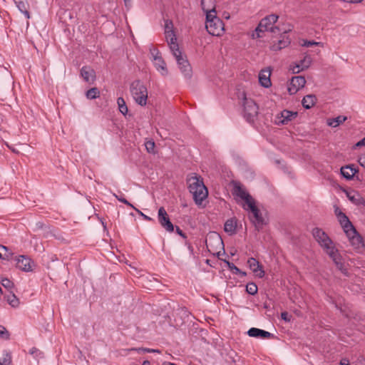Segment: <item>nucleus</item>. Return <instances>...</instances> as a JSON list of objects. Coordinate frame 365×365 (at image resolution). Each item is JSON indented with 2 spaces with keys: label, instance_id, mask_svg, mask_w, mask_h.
<instances>
[{
  "label": "nucleus",
  "instance_id": "nucleus-1",
  "mask_svg": "<svg viewBox=\"0 0 365 365\" xmlns=\"http://www.w3.org/2000/svg\"><path fill=\"white\" fill-rule=\"evenodd\" d=\"M190 192L196 204L200 205L207 197L208 191L200 176H192L187 180Z\"/></svg>",
  "mask_w": 365,
  "mask_h": 365
},
{
  "label": "nucleus",
  "instance_id": "nucleus-2",
  "mask_svg": "<svg viewBox=\"0 0 365 365\" xmlns=\"http://www.w3.org/2000/svg\"><path fill=\"white\" fill-rule=\"evenodd\" d=\"M278 18L279 16L276 14H270L263 18L255 29L252 37L254 38H261L262 37V34L264 31H270L274 34L279 32V27L273 26L277 21Z\"/></svg>",
  "mask_w": 365,
  "mask_h": 365
},
{
  "label": "nucleus",
  "instance_id": "nucleus-3",
  "mask_svg": "<svg viewBox=\"0 0 365 365\" xmlns=\"http://www.w3.org/2000/svg\"><path fill=\"white\" fill-rule=\"evenodd\" d=\"M130 89L135 101L140 106H145L148 99V91L143 83L139 80L134 81L130 84Z\"/></svg>",
  "mask_w": 365,
  "mask_h": 365
},
{
  "label": "nucleus",
  "instance_id": "nucleus-4",
  "mask_svg": "<svg viewBox=\"0 0 365 365\" xmlns=\"http://www.w3.org/2000/svg\"><path fill=\"white\" fill-rule=\"evenodd\" d=\"M243 95L242 106L244 118L247 122L254 123L258 115V106L252 98H247L245 94Z\"/></svg>",
  "mask_w": 365,
  "mask_h": 365
},
{
  "label": "nucleus",
  "instance_id": "nucleus-5",
  "mask_svg": "<svg viewBox=\"0 0 365 365\" xmlns=\"http://www.w3.org/2000/svg\"><path fill=\"white\" fill-rule=\"evenodd\" d=\"M312 235L322 247L327 252L331 248L333 242L322 229L316 227L312 231Z\"/></svg>",
  "mask_w": 365,
  "mask_h": 365
},
{
  "label": "nucleus",
  "instance_id": "nucleus-6",
  "mask_svg": "<svg viewBox=\"0 0 365 365\" xmlns=\"http://www.w3.org/2000/svg\"><path fill=\"white\" fill-rule=\"evenodd\" d=\"M246 209L250 210L251 212L252 215L250 216V218L252 223L255 225V228L257 230L262 229L264 225V220L262 216V214L260 213V210L255 205V202L254 201L252 203H249L247 208Z\"/></svg>",
  "mask_w": 365,
  "mask_h": 365
},
{
  "label": "nucleus",
  "instance_id": "nucleus-7",
  "mask_svg": "<svg viewBox=\"0 0 365 365\" xmlns=\"http://www.w3.org/2000/svg\"><path fill=\"white\" fill-rule=\"evenodd\" d=\"M170 27L168 23L165 24V36L167 41L169 44L170 48L176 58L178 56L182 55L181 51L179 49V46L177 43V38L172 29L169 30Z\"/></svg>",
  "mask_w": 365,
  "mask_h": 365
},
{
  "label": "nucleus",
  "instance_id": "nucleus-8",
  "mask_svg": "<svg viewBox=\"0 0 365 365\" xmlns=\"http://www.w3.org/2000/svg\"><path fill=\"white\" fill-rule=\"evenodd\" d=\"M205 28L210 34L219 36L223 33L224 23L220 18H215L205 24Z\"/></svg>",
  "mask_w": 365,
  "mask_h": 365
},
{
  "label": "nucleus",
  "instance_id": "nucleus-9",
  "mask_svg": "<svg viewBox=\"0 0 365 365\" xmlns=\"http://www.w3.org/2000/svg\"><path fill=\"white\" fill-rule=\"evenodd\" d=\"M232 194L245 200L247 205H248L249 203H252V202L255 201L252 196L246 191L244 187L241 185V183L238 182H235L233 183Z\"/></svg>",
  "mask_w": 365,
  "mask_h": 365
},
{
  "label": "nucleus",
  "instance_id": "nucleus-10",
  "mask_svg": "<svg viewBox=\"0 0 365 365\" xmlns=\"http://www.w3.org/2000/svg\"><path fill=\"white\" fill-rule=\"evenodd\" d=\"M158 221L166 231L169 232H173L174 225L170 222L169 216L163 207H160L158 210Z\"/></svg>",
  "mask_w": 365,
  "mask_h": 365
},
{
  "label": "nucleus",
  "instance_id": "nucleus-11",
  "mask_svg": "<svg viewBox=\"0 0 365 365\" xmlns=\"http://www.w3.org/2000/svg\"><path fill=\"white\" fill-rule=\"evenodd\" d=\"M345 233L349 238L351 245L355 249H359L364 246L363 238L358 233L354 227L350 230H348L347 231L346 230Z\"/></svg>",
  "mask_w": 365,
  "mask_h": 365
},
{
  "label": "nucleus",
  "instance_id": "nucleus-12",
  "mask_svg": "<svg viewBox=\"0 0 365 365\" xmlns=\"http://www.w3.org/2000/svg\"><path fill=\"white\" fill-rule=\"evenodd\" d=\"M153 57L154 64L158 71H160L162 75L165 76L168 74V69L166 63L160 56V51L155 48L151 52Z\"/></svg>",
  "mask_w": 365,
  "mask_h": 365
},
{
  "label": "nucleus",
  "instance_id": "nucleus-13",
  "mask_svg": "<svg viewBox=\"0 0 365 365\" xmlns=\"http://www.w3.org/2000/svg\"><path fill=\"white\" fill-rule=\"evenodd\" d=\"M306 83L305 78L302 76H294L292 78L288 87V92L290 95L295 94Z\"/></svg>",
  "mask_w": 365,
  "mask_h": 365
},
{
  "label": "nucleus",
  "instance_id": "nucleus-14",
  "mask_svg": "<svg viewBox=\"0 0 365 365\" xmlns=\"http://www.w3.org/2000/svg\"><path fill=\"white\" fill-rule=\"evenodd\" d=\"M297 115V112L284 110L276 117L275 123L277 125H286L295 118Z\"/></svg>",
  "mask_w": 365,
  "mask_h": 365
},
{
  "label": "nucleus",
  "instance_id": "nucleus-15",
  "mask_svg": "<svg viewBox=\"0 0 365 365\" xmlns=\"http://www.w3.org/2000/svg\"><path fill=\"white\" fill-rule=\"evenodd\" d=\"M207 2L211 4H214L215 0H201L202 9L206 14V23H209L210 20H212L215 19V18L218 17L216 16L215 7L212 6L211 8L210 6H206Z\"/></svg>",
  "mask_w": 365,
  "mask_h": 365
},
{
  "label": "nucleus",
  "instance_id": "nucleus-16",
  "mask_svg": "<svg viewBox=\"0 0 365 365\" xmlns=\"http://www.w3.org/2000/svg\"><path fill=\"white\" fill-rule=\"evenodd\" d=\"M179 68L187 78L191 77V67L188 61L184 58L182 55L178 56L176 58Z\"/></svg>",
  "mask_w": 365,
  "mask_h": 365
},
{
  "label": "nucleus",
  "instance_id": "nucleus-17",
  "mask_svg": "<svg viewBox=\"0 0 365 365\" xmlns=\"http://www.w3.org/2000/svg\"><path fill=\"white\" fill-rule=\"evenodd\" d=\"M32 264H34V262L24 255H21L16 259V267L24 272L31 271Z\"/></svg>",
  "mask_w": 365,
  "mask_h": 365
},
{
  "label": "nucleus",
  "instance_id": "nucleus-18",
  "mask_svg": "<svg viewBox=\"0 0 365 365\" xmlns=\"http://www.w3.org/2000/svg\"><path fill=\"white\" fill-rule=\"evenodd\" d=\"M290 42L289 38L287 36V31H284L280 35V37L277 42L274 41L271 48L273 51H279L288 46Z\"/></svg>",
  "mask_w": 365,
  "mask_h": 365
},
{
  "label": "nucleus",
  "instance_id": "nucleus-19",
  "mask_svg": "<svg viewBox=\"0 0 365 365\" xmlns=\"http://www.w3.org/2000/svg\"><path fill=\"white\" fill-rule=\"evenodd\" d=\"M247 334L251 337L261 339H270L274 337V335L270 332L255 327L250 328L247 331Z\"/></svg>",
  "mask_w": 365,
  "mask_h": 365
},
{
  "label": "nucleus",
  "instance_id": "nucleus-20",
  "mask_svg": "<svg viewBox=\"0 0 365 365\" xmlns=\"http://www.w3.org/2000/svg\"><path fill=\"white\" fill-rule=\"evenodd\" d=\"M247 264L250 269L256 274V276L262 278L264 275V271L262 269V265L255 258L251 257L248 259Z\"/></svg>",
  "mask_w": 365,
  "mask_h": 365
},
{
  "label": "nucleus",
  "instance_id": "nucleus-21",
  "mask_svg": "<svg viewBox=\"0 0 365 365\" xmlns=\"http://www.w3.org/2000/svg\"><path fill=\"white\" fill-rule=\"evenodd\" d=\"M81 76L83 80L88 83H93L96 80L95 71L88 66L82 67L81 69Z\"/></svg>",
  "mask_w": 365,
  "mask_h": 365
},
{
  "label": "nucleus",
  "instance_id": "nucleus-22",
  "mask_svg": "<svg viewBox=\"0 0 365 365\" xmlns=\"http://www.w3.org/2000/svg\"><path fill=\"white\" fill-rule=\"evenodd\" d=\"M271 71L269 69H262L259 73V82L260 85L264 88L271 86L270 80Z\"/></svg>",
  "mask_w": 365,
  "mask_h": 365
},
{
  "label": "nucleus",
  "instance_id": "nucleus-23",
  "mask_svg": "<svg viewBox=\"0 0 365 365\" xmlns=\"http://www.w3.org/2000/svg\"><path fill=\"white\" fill-rule=\"evenodd\" d=\"M358 169L354 165H347L341 168V174L346 180L353 179Z\"/></svg>",
  "mask_w": 365,
  "mask_h": 365
},
{
  "label": "nucleus",
  "instance_id": "nucleus-24",
  "mask_svg": "<svg viewBox=\"0 0 365 365\" xmlns=\"http://www.w3.org/2000/svg\"><path fill=\"white\" fill-rule=\"evenodd\" d=\"M14 1L19 10L25 15L26 19H30L28 1L26 0H14Z\"/></svg>",
  "mask_w": 365,
  "mask_h": 365
},
{
  "label": "nucleus",
  "instance_id": "nucleus-25",
  "mask_svg": "<svg viewBox=\"0 0 365 365\" xmlns=\"http://www.w3.org/2000/svg\"><path fill=\"white\" fill-rule=\"evenodd\" d=\"M316 101V96L314 94H309L303 98L302 101V104L305 109H309L314 106Z\"/></svg>",
  "mask_w": 365,
  "mask_h": 365
},
{
  "label": "nucleus",
  "instance_id": "nucleus-26",
  "mask_svg": "<svg viewBox=\"0 0 365 365\" xmlns=\"http://www.w3.org/2000/svg\"><path fill=\"white\" fill-rule=\"evenodd\" d=\"M337 218L344 232H346V230L347 231L348 230L354 227V225L345 213L341 214V215L337 217Z\"/></svg>",
  "mask_w": 365,
  "mask_h": 365
},
{
  "label": "nucleus",
  "instance_id": "nucleus-27",
  "mask_svg": "<svg viewBox=\"0 0 365 365\" xmlns=\"http://www.w3.org/2000/svg\"><path fill=\"white\" fill-rule=\"evenodd\" d=\"M327 254L331 258L334 264L336 265L338 262H341L343 261L341 255L339 254L337 249L334 247H332L329 250H327Z\"/></svg>",
  "mask_w": 365,
  "mask_h": 365
},
{
  "label": "nucleus",
  "instance_id": "nucleus-28",
  "mask_svg": "<svg viewBox=\"0 0 365 365\" xmlns=\"http://www.w3.org/2000/svg\"><path fill=\"white\" fill-rule=\"evenodd\" d=\"M237 228V222L235 219L231 218L227 220L224 225V230L226 232L230 233V235L235 234Z\"/></svg>",
  "mask_w": 365,
  "mask_h": 365
},
{
  "label": "nucleus",
  "instance_id": "nucleus-29",
  "mask_svg": "<svg viewBox=\"0 0 365 365\" xmlns=\"http://www.w3.org/2000/svg\"><path fill=\"white\" fill-rule=\"evenodd\" d=\"M212 239L213 240H215V242H216V244L218 246H220L222 250H224L223 241H222V238L220 237V236L217 235L216 233H214L212 235H210L209 237V242H207V240H206V245H207V248H209L210 246H212V245H211Z\"/></svg>",
  "mask_w": 365,
  "mask_h": 365
},
{
  "label": "nucleus",
  "instance_id": "nucleus-30",
  "mask_svg": "<svg viewBox=\"0 0 365 365\" xmlns=\"http://www.w3.org/2000/svg\"><path fill=\"white\" fill-rule=\"evenodd\" d=\"M4 297L12 307H17L19 305V299L12 292H10V293Z\"/></svg>",
  "mask_w": 365,
  "mask_h": 365
},
{
  "label": "nucleus",
  "instance_id": "nucleus-31",
  "mask_svg": "<svg viewBox=\"0 0 365 365\" xmlns=\"http://www.w3.org/2000/svg\"><path fill=\"white\" fill-rule=\"evenodd\" d=\"M346 120V117L344 115H339L336 118L328 120V125L331 127H337Z\"/></svg>",
  "mask_w": 365,
  "mask_h": 365
},
{
  "label": "nucleus",
  "instance_id": "nucleus-32",
  "mask_svg": "<svg viewBox=\"0 0 365 365\" xmlns=\"http://www.w3.org/2000/svg\"><path fill=\"white\" fill-rule=\"evenodd\" d=\"M12 255L7 247L0 245V259L9 260Z\"/></svg>",
  "mask_w": 365,
  "mask_h": 365
},
{
  "label": "nucleus",
  "instance_id": "nucleus-33",
  "mask_svg": "<svg viewBox=\"0 0 365 365\" xmlns=\"http://www.w3.org/2000/svg\"><path fill=\"white\" fill-rule=\"evenodd\" d=\"M347 197L350 201L356 205H365V200L363 198L360 197L358 193H354V195H351V193H347Z\"/></svg>",
  "mask_w": 365,
  "mask_h": 365
},
{
  "label": "nucleus",
  "instance_id": "nucleus-34",
  "mask_svg": "<svg viewBox=\"0 0 365 365\" xmlns=\"http://www.w3.org/2000/svg\"><path fill=\"white\" fill-rule=\"evenodd\" d=\"M117 103L118 106L119 111L124 115H125L128 111L125 101L122 97H119L117 99Z\"/></svg>",
  "mask_w": 365,
  "mask_h": 365
},
{
  "label": "nucleus",
  "instance_id": "nucleus-35",
  "mask_svg": "<svg viewBox=\"0 0 365 365\" xmlns=\"http://www.w3.org/2000/svg\"><path fill=\"white\" fill-rule=\"evenodd\" d=\"M100 91L98 88L94 87L89 90H88L86 93V96L87 98L93 100L99 97Z\"/></svg>",
  "mask_w": 365,
  "mask_h": 365
},
{
  "label": "nucleus",
  "instance_id": "nucleus-36",
  "mask_svg": "<svg viewBox=\"0 0 365 365\" xmlns=\"http://www.w3.org/2000/svg\"><path fill=\"white\" fill-rule=\"evenodd\" d=\"M312 63V58L310 56H305L303 59L300 60L299 62L297 63L299 66H301V69H307L308 68Z\"/></svg>",
  "mask_w": 365,
  "mask_h": 365
},
{
  "label": "nucleus",
  "instance_id": "nucleus-37",
  "mask_svg": "<svg viewBox=\"0 0 365 365\" xmlns=\"http://www.w3.org/2000/svg\"><path fill=\"white\" fill-rule=\"evenodd\" d=\"M257 286L254 282H250L246 285V292L251 295H255L257 293Z\"/></svg>",
  "mask_w": 365,
  "mask_h": 365
},
{
  "label": "nucleus",
  "instance_id": "nucleus-38",
  "mask_svg": "<svg viewBox=\"0 0 365 365\" xmlns=\"http://www.w3.org/2000/svg\"><path fill=\"white\" fill-rule=\"evenodd\" d=\"M131 350L136 351L139 354H142V353H155V352L160 353V351L158 350V349L143 348V347L142 348H133Z\"/></svg>",
  "mask_w": 365,
  "mask_h": 365
},
{
  "label": "nucleus",
  "instance_id": "nucleus-39",
  "mask_svg": "<svg viewBox=\"0 0 365 365\" xmlns=\"http://www.w3.org/2000/svg\"><path fill=\"white\" fill-rule=\"evenodd\" d=\"M147 151L150 153H155V142L153 140H148L145 143Z\"/></svg>",
  "mask_w": 365,
  "mask_h": 365
},
{
  "label": "nucleus",
  "instance_id": "nucleus-40",
  "mask_svg": "<svg viewBox=\"0 0 365 365\" xmlns=\"http://www.w3.org/2000/svg\"><path fill=\"white\" fill-rule=\"evenodd\" d=\"M11 362V356L9 353L6 352L4 354L2 359H0L1 365H9Z\"/></svg>",
  "mask_w": 365,
  "mask_h": 365
},
{
  "label": "nucleus",
  "instance_id": "nucleus-41",
  "mask_svg": "<svg viewBox=\"0 0 365 365\" xmlns=\"http://www.w3.org/2000/svg\"><path fill=\"white\" fill-rule=\"evenodd\" d=\"M0 338L8 340L10 338L9 331L3 326H0Z\"/></svg>",
  "mask_w": 365,
  "mask_h": 365
},
{
  "label": "nucleus",
  "instance_id": "nucleus-42",
  "mask_svg": "<svg viewBox=\"0 0 365 365\" xmlns=\"http://www.w3.org/2000/svg\"><path fill=\"white\" fill-rule=\"evenodd\" d=\"M225 262L227 264L230 270L234 274H241V270L236 267L232 262L225 260Z\"/></svg>",
  "mask_w": 365,
  "mask_h": 365
},
{
  "label": "nucleus",
  "instance_id": "nucleus-43",
  "mask_svg": "<svg viewBox=\"0 0 365 365\" xmlns=\"http://www.w3.org/2000/svg\"><path fill=\"white\" fill-rule=\"evenodd\" d=\"M114 196L115 197V198H116L118 201H120V202H123V203H124V204L127 205L128 206H129V207H132L133 209H135V207H134V206H133L131 203H130V202H128V201L125 197H123V194H121L120 195H118L114 194Z\"/></svg>",
  "mask_w": 365,
  "mask_h": 365
},
{
  "label": "nucleus",
  "instance_id": "nucleus-44",
  "mask_svg": "<svg viewBox=\"0 0 365 365\" xmlns=\"http://www.w3.org/2000/svg\"><path fill=\"white\" fill-rule=\"evenodd\" d=\"M2 286L6 289H11L14 286V283L9 280V279H2L1 282Z\"/></svg>",
  "mask_w": 365,
  "mask_h": 365
},
{
  "label": "nucleus",
  "instance_id": "nucleus-45",
  "mask_svg": "<svg viewBox=\"0 0 365 365\" xmlns=\"http://www.w3.org/2000/svg\"><path fill=\"white\" fill-rule=\"evenodd\" d=\"M336 266L344 275L348 276V271L347 269L345 267L343 261L341 262H338Z\"/></svg>",
  "mask_w": 365,
  "mask_h": 365
},
{
  "label": "nucleus",
  "instance_id": "nucleus-46",
  "mask_svg": "<svg viewBox=\"0 0 365 365\" xmlns=\"http://www.w3.org/2000/svg\"><path fill=\"white\" fill-rule=\"evenodd\" d=\"M140 215H141L144 220H148V221H152L153 219L148 216H147L146 215L143 214L140 210H138V208H135L134 209Z\"/></svg>",
  "mask_w": 365,
  "mask_h": 365
},
{
  "label": "nucleus",
  "instance_id": "nucleus-47",
  "mask_svg": "<svg viewBox=\"0 0 365 365\" xmlns=\"http://www.w3.org/2000/svg\"><path fill=\"white\" fill-rule=\"evenodd\" d=\"M319 42H316L314 41H305L304 43H303V46L309 47L314 45H319Z\"/></svg>",
  "mask_w": 365,
  "mask_h": 365
},
{
  "label": "nucleus",
  "instance_id": "nucleus-48",
  "mask_svg": "<svg viewBox=\"0 0 365 365\" xmlns=\"http://www.w3.org/2000/svg\"><path fill=\"white\" fill-rule=\"evenodd\" d=\"M293 73H299L300 71H304V69H301V66H299L297 63L295 64L292 68Z\"/></svg>",
  "mask_w": 365,
  "mask_h": 365
},
{
  "label": "nucleus",
  "instance_id": "nucleus-49",
  "mask_svg": "<svg viewBox=\"0 0 365 365\" xmlns=\"http://www.w3.org/2000/svg\"><path fill=\"white\" fill-rule=\"evenodd\" d=\"M281 318H282V319L284 320L285 322L290 321V317L289 316V314L287 312H284L281 313Z\"/></svg>",
  "mask_w": 365,
  "mask_h": 365
},
{
  "label": "nucleus",
  "instance_id": "nucleus-50",
  "mask_svg": "<svg viewBox=\"0 0 365 365\" xmlns=\"http://www.w3.org/2000/svg\"><path fill=\"white\" fill-rule=\"evenodd\" d=\"M358 161L360 165L365 168V154L360 155Z\"/></svg>",
  "mask_w": 365,
  "mask_h": 365
},
{
  "label": "nucleus",
  "instance_id": "nucleus-51",
  "mask_svg": "<svg viewBox=\"0 0 365 365\" xmlns=\"http://www.w3.org/2000/svg\"><path fill=\"white\" fill-rule=\"evenodd\" d=\"M175 230H176V232L180 235L181 236L182 238L184 239H186L187 238V235L185 232H183L180 228L178 226H176V228H175Z\"/></svg>",
  "mask_w": 365,
  "mask_h": 365
},
{
  "label": "nucleus",
  "instance_id": "nucleus-52",
  "mask_svg": "<svg viewBox=\"0 0 365 365\" xmlns=\"http://www.w3.org/2000/svg\"><path fill=\"white\" fill-rule=\"evenodd\" d=\"M365 146V137L354 145V148Z\"/></svg>",
  "mask_w": 365,
  "mask_h": 365
},
{
  "label": "nucleus",
  "instance_id": "nucleus-53",
  "mask_svg": "<svg viewBox=\"0 0 365 365\" xmlns=\"http://www.w3.org/2000/svg\"><path fill=\"white\" fill-rule=\"evenodd\" d=\"M340 365H350L349 361L346 358H344L340 361Z\"/></svg>",
  "mask_w": 365,
  "mask_h": 365
},
{
  "label": "nucleus",
  "instance_id": "nucleus-54",
  "mask_svg": "<svg viewBox=\"0 0 365 365\" xmlns=\"http://www.w3.org/2000/svg\"><path fill=\"white\" fill-rule=\"evenodd\" d=\"M334 212L336 217H339L341 215V214L344 213L338 207H335Z\"/></svg>",
  "mask_w": 365,
  "mask_h": 365
},
{
  "label": "nucleus",
  "instance_id": "nucleus-55",
  "mask_svg": "<svg viewBox=\"0 0 365 365\" xmlns=\"http://www.w3.org/2000/svg\"><path fill=\"white\" fill-rule=\"evenodd\" d=\"M36 225L38 229H42L43 227V224L41 222H37Z\"/></svg>",
  "mask_w": 365,
  "mask_h": 365
},
{
  "label": "nucleus",
  "instance_id": "nucleus-56",
  "mask_svg": "<svg viewBox=\"0 0 365 365\" xmlns=\"http://www.w3.org/2000/svg\"><path fill=\"white\" fill-rule=\"evenodd\" d=\"M143 365H150V362L148 360H145L143 362Z\"/></svg>",
  "mask_w": 365,
  "mask_h": 365
},
{
  "label": "nucleus",
  "instance_id": "nucleus-57",
  "mask_svg": "<svg viewBox=\"0 0 365 365\" xmlns=\"http://www.w3.org/2000/svg\"><path fill=\"white\" fill-rule=\"evenodd\" d=\"M210 6H215L214 4H211L207 3V2L206 3V6H210Z\"/></svg>",
  "mask_w": 365,
  "mask_h": 365
},
{
  "label": "nucleus",
  "instance_id": "nucleus-58",
  "mask_svg": "<svg viewBox=\"0 0 365 365\" xmlns=\"http://www.w3.org/2000/svg\"><path fill=\"white\" fill-rule=\"evenodd\" d=\"M241 276H245L246 272L241 271V274H240Z\"/></svg>",
  "mask_w": 365,
  "mask_h": 365
},
{
  "label": "nucleus",
  "instance_id": "nucleus-59",
  "mask_svg": "<svg viewBox=\"0 0 365 365\" xmlns=\"http://www.w3.org/2000/svg\"><path fill=\"white\" fill-rule=\"evenodd\" d=\"M0 293H2V289L1 287H0Z\"/></svg>",
  "mask_w": 365,
  "mask_h": 365
},
{
  "label": "nucleus",
  "instance_id": "nucleus-60",
  "mask_svg": "<svg viewBox=\"0 0 365 365\" xmlns=\"http://www.w3.org/2000/svg\"><path fill=\"white\" fill-rule=\"evenodd\" d=\"M125 1L126 2V0H125Z\"/></svg>",
  "mask_w": 365,
  "mask_h": 365
},
{
  "label": "nucleus",
  "instance_id": "nucleus-61",
  "mask_svg": "<svg viewBox=\"0 0 365 365\" xmlns=\"http://www.w3.org/2000/svg\"><path fill=\"white\" fill-rule=\"evenodd\" d=\"M0 365H1V364L0 363Z\"/></svg>",
  "mask_w": 365,
  "mask_h": 365
}]
</instances>
